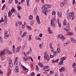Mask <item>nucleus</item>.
I'll use <instances>...</instances> for the list:
<instances>
[{"mask_svg": "<svg viewBox=\"0 0 76 76\" xmlns=\"http://www.w3.org/2000/svg\"><path fill=\"white\" fill-rule=\"evenodd\" d=\"M71 41L72 42H73L74 43H76V40L74 39L73 38H71Z\"/></svg>", "mask_w": 76, "mask_h": 76, "instance_id": "21", "label": "nucleus"}, {"mask_svg": "<svg viewBox=\"0 0 76 76\" xmlns=\"http://www.w3.org/2000/svg\"><path fill=\"white\" fill-rule=\"evenodd\" d=\"M48 31L49 32V34H53V32L51 31V30L50 29V28L48 27Z\"/></svg>", "mask_w": 76, "mask_h": 76, "instance_id": "13", "label": "nucleus"}, {"mask_svg": "<svg viewBox=\"0 0 76 76\" xmlns=\"http://www.w3.org/2000/svg\"><path fill=\"white\" fill-rule=\"evenodd\" d=\"M0 41L1 42H3V39L1 37H0Z\"/></svg>", "mask_w": 76, "mask_h": 76, "instance_id": "40", "label": "nucleus"}, {"mask_svg": "<svg viewBox=\"0 0 76 76\" xmlns=\"http://www.w3.org/2000/svg\"><path fill=\"white\" fill-rule=\"evenodd\" d=\"M34 20H32L30 22V25L31 26H32L33 24H34Z\"/></svg>", "mask_w": 76, "mask_h": 76, "instance_id": "19", "label": "nucleus"}, {"mask_svg": "<svg viewBox=\"0 0 76 76\" xmlns=\"http://www.w3.org/2000/svg\"><path fill=\"white\" fill-rule=\"evenodd\" d=\"M4 26H7V23H6L5 21H4Z\"/></svg>", "mask_w": 76, "mask_h": 76, "instance_id": "43", "label": "nucleus"}, {"mask_svg": "<svg viewBox=\"0 0 76 76\" xmlns=\"http://www.w3.org/2000/svg\"><path fill=\"white\" fill-rule=\"evenodd\" d=\"M73 33L69 32H68L66 34L67 35H73Z\"/></svg>", "mask_w": 76, "mask_h": 76, "instance_id": "26", "label": "nucleus"}, {"mask_svg": "<svg viewBox=\"0 0 76 76\" xmlns=\"http://www.w3.org/2000/svg\"><path fill=\"white\" fill-rule=\"evenodd\" d=\"M4 21V20H3V19H2V18H1V20H0V23H1V22H3Z\"/></svg>", "mask_w": 76, "mask_h": 76, "instance_id": "59", "label": "nucleus"}, {"mask_svg": "<svg viewBox=\"0 0 76 76\" xmlns=\"http://www.w3.org/2000/svg\"><path fill=\"white\" fill-rule=\"evenodd\" d=\"M29 57H28L27 58H24L23 60L25 61H29Z\"/></svg>", "mask_w": 76, "mask_h": 76, "instance_id": "20", "label": "nucleus"}, {"mask_svg": "<svg viewBox=\"0 0 76 76\" xmlns=\"http://www.w3.org/2000/svg\"><path fill=\"white\" fill-rule=\"evenodd\" d=\"M76 3V2H75V0H74L72 3L73 4H74Z\"/></svg>", "mask_w": 76, "mask_h": 76, "instance_id": "63", "label": "nucleus"}, {"mask_svg": "<svg viewBox=\"0 0 76 76\" xmlns=\"http://www.w3.org/2000/svg\"><path fill=\"white\" fill-rule=\"evenodd\" d=\"M35 39H36L37 40H38V38H39V37L38 36H35Z\"/></svg>", "mask_w": 76, "mask_h": 76, "instance_id": "56", "label": "nucleus"}, {"mask_svg": "<svg viewBox=\"0 0 76 76\" xmlns=\"http://www.w3.org/2000/svg\"><path fill=\"white\" fill-rule=\"evenodd\" d=\"M39 65L41 67H43V65H42L41 63H39Z\"/></svg>", "mask_w": 76, "mask_h": 76, "instance_id": "47", "label": "nucleus"}, {"mask_svg": "<svg viewBox=\"0 0 76 76\" xmlns=\"http://www.w3.org/2000/svg\"><path fill=\"white\" fill-rule=\"evenodd\" d=\"M7 52L8 54H12V52L8 50H7Z\"/></svg>", "mask_w": 76, "mask_h": 76, "instance_id": "25", "label": "nucleus"}, {"mask_svg": "<svg viewBox=\"0 0 76 76\" xmlns=\"http://www.w3.org/2000/svg\"><path fill=\"white\" fill-rule=\"evenodd\" d=\"M27 28L28 29H29V30H30V31L32 30V27H31L29 26H28L27 27Z\"/></svg>", "mask_w": 76, "mask_h": 76, "instance_id": "34", "label": "nucleus"}, {"mask_svg": "<svg viewBox=\"0 0 76 76\" xmlns=\"http://www.w3.org/2000/svg\"><path fill=\"white\" fill-rule=\"evenodd\" d=\"M39 37H42V34L41 33H40L39 34Z\"/></svg>", "mask_w": 76, "mask_h": 76, "instance_id": "64", "label": "nucleus"}, {"mask_svg": "<svg viewBox=\"0 0 76 76\" xmlns=\"http://www.w3.org/2000/svg\"><path fill=\"white\" fill-rule=\"evenodd\" d=\"M53 22H54V21L55 22H57V20H56V18H53L52 20Z\"/></svg>", "mask_w": 76, "mask_h": 76, "instance_id": "29", "label": "nucleus"}, {"mask_svg": "<svg viewBox=\"0 0 76 76\" xmlns=\"http://www.w3.org/2000/svg\"><path fill=\"white\" fill-rule=\"evenodd\" d=\"M62 36H62V35L61 34H60L58 35V38H60V39H61V38Z\"/></svg>", "mask_w": 76, "mask_h": 76, "instance_id": "39", "label": "nucleus"}, {"mask_svg": "<svg viewBox=\"0 0 76 76\" xmlns=\"http://www.w3.org/2000/svg\"><path fill=\"white\" fill-rule=\"evenodd\" d=\"M45 66L46 68V69H48V68H49V66Z\"/></svg>", "mask_w": 76, "mask_h": 76, "instance_id": "62", "label": "nucleus"}, {"mask_svg": "<svg viewBox=\"0 0 76 76\" xmlns=\"http://www.w3.org/2000/svg\"><path fill=\"white\" fill-rule=\"evenodd\" d=\"M18 41H20L22 40V39H21V37H18Z\"/></svg>", "mask_w": 76, "mask_h": 76, "instance_id": "33", "label": "nucleus"}, {"mask_svg": "<svg viewBox=\"0 0 76 76\" xmlns=\"http://www.w3.org/2000/svg\"><path fill=\"white\" fill-rule=\"evenodd\" d=\"M6 7V5L5 4H4L2 8H1V10H4L5 9V7Z\"/></svg>", "mask_w": 76, "mask_h": 76, "instance_id": "30", "label": "nucleus"}, {"mask_svg": "<svg viewBox=\"0 0 76 76\" xmlns=\"http://www.w3.org/2000/svg\"><path fill=\"white\" fill-rule=\"evenodd\" d=\"M10 64V67L11 68H12V67H13V64Z\"/></svg>", "mask_w": 76, "mask_h": 76, "instance_id": "52", "label": "nucleus"}, {"mask_svg": "<svg viewBox=\"0 0 76 76\" xmlns=\"http://www.w3.org/2000/svg\"><path fill=\"white\" fill-rule=\"evenodd\" d=\"M61 40H62V41H63L65 39V37L62 36V37H61Z\"/></svg>", "mask_w": 76, "mask_h": 76, "instance_id": "35", "label": "nucleus"}, {"mask_svg": "<svg viewBox=\"0 0 76 76\" xmlns=\"http://www.w3.org/2000/svg\"><path fill=\"white\" fill-rule=\"evenodd\" d=\"M51 7V5H50L45 4L42 8V12L45 15L47 16V13L50 12V9L49 8Z\"/></svg>", "mask_w": 76, "mask_h": 76, "instance_id": "1", "label": "nucleus"}, {"mask_svg": "<svg viewBox=\"0 0 76 76\" xmlns=\"http://www.w3.org/2000/svg\"><path fill=\"white\" fill-rule=\"evenodd\" d=\"M5 54H6V53H5L4 51H2L0 53V56H4Z\"/></svg>", "mask_w": 76, "mask_h": 76, "instance_id": "14", "label": "nucleus"}, {"mask_svg": "<svg viewBox=\"0 0 76 76\" xmlns=\"http://www.w3.org/2000/svg\"><path fill=\"white\" fill-rule=\"evenodd\" d=\"M69 44V43H68V42H67L66 43H64V46L66 47V46L67 45V44Z\"/></svg>", "mask_w": 76, "mask_h": 76, "instance_id": "41", "label": "nucleus"}, {"mask_svg": "<svg viewBox=\"0 0 76 76\" xmlns=\"http://www.w3.org/2000/svg\"><path fill=\"white\" fill-rule=\"evenodd\" d=\"M13 1V0H9L8 3H12Z\"/></svg>", "mask_w": 76, "mask_h": 76, "instance_id": "50", "label": "nucleus"}, {"mask_svg": "<svg viewBox=\"0 0 76 76\" xmlns=\"http://www.w3.org/2000/svg\"><path fill=\"white\" fill-rule=\"evenodd\" d=\"M31 76H35V73L34 72H32V73L31 74Z\"/></svg>", "mask_w": 76, "mask_h": 76, "instance_id": "51", "label": "nucleus"}, {"mask_svg": "<svg viewBox=\"0 0 76 76\" xmlns=\"http://www.w3.org/2000/svg\"><path fill=\"white\" fill-rule=\"evenodd\" d=\"M22 31H21L20 32V35H22V32H23Z\"/></svg>", "mask_w": 76, "mask_h": 76, "instance_id": "61", "label": "nucleus"}, {"mask_svg": "<svg viewBox=\"0 0 76 76\" xmlns=\"http://www.w3.org/2000/svg\"><path fill=\"white\" fill-rule=\"evenodd\" d=\"M66 4V2L65 1H64L60 3V6L61 7H63V6H65Z\"/></svg>", "mask_w": 76, "mask_h": 76, "instance_id": "5", "label": "nucleus"}, {"mask_svg": "<svg viewBox=\"0 0 76 76\" xmlns=\"http://www.w3.org/2000/svg\"><path fill=\"white\" fill-rule=\"evenodd\" d=\"M18 57H16L14 60V64L15 66H16L14 71L15 73H18L19 72V69L18 66Z\"/></svg>", "mask_w": 76, "mask_h": 76, "instance_id": "2", "label": "nucleus"}, {"mask_svg": "<svg viewBox=\"0 0 76 76\" xmlns=\"http://www.w3.org/2000/svg\"><path fill=\"white\" fill-rule=\"evenodd\" d=\"M53 73H54V71H50V75H52L53 74Z\"/></svg>", "mask_w": 76, "mask_h": 76, "instance_id": "42", "label": "nucleus"}, {"mask_svg": "<svg viewBox=\"0 0 76 76\" xmlns=\"http://www.w3.org/2000/svg\"><path fill=\"white\" fill-rule=\"evenodd\" d=\"M27 5L28 7H29V0H27Z\"/></svg>", "mask_w": 76, "mask_h": 76, "instance_id": "23", "label": "nucleus"}, {"mask_svg": "<svg viewBox=\"0 0 76 76\" xmlns=\"http://www.w3.org/2000/svg\"><path fill=\"white\" fill-rule=\"evenodd\" d=\"M9 64H13V63L12 62V61L10 59L9 60Z\"/></svg>", "mask_w": 76, "mask_h": 76, "instance_id": "45", "label": "nucleus"}, {"mask_svg": "<svg viewBox=\"0 0 76 76\" xmlns=\"http://www.w3.org/2000/svg\"><path fill=\"white\" fill-rule=\"evenodd\" d=\"M73 16H74V12H70L69 13V14L67 15V19H70L72 17H73Z\"/></svg>", "mask_w": 76, "mask_h": 76, "instance_id": "3", "label": "nucleus"}, {"mask_svg": "<svg viewBox=\"0 0 76 76\" xmlns=\"http://www.w3.org/2000/svg\"><path fill=\"white\" fill-rule=\"evenodd\" d=\"M19 50H20V48H17L16 49V52H17V53L19 52Z\"/></svg>", "mask_w": 76, "mask_h": 76, "instance_id": "37", "label": "nucleus"}, {"mask_svg": "<svg viewBox=\"0 0 76 76\" xmlns=\"http://www.w3.org/2000/svg\"><path fill=\"white\" fill-rule=\"evenodd\" d=\"M18 23L20 25H22V21H19L18 22Z\"/></svg>", "mask_w": 76, "mask_h": 76, "instance_id": "53", "label": "nucleus"}, {"mask_svg": "<svg viewBox=\"0 0 76 76\" xmlns=\"http://www.w3.org/2000/svg\"><path fill=\"white\" fill-rule=\"evenodd\" d=\"M64 62V61H61V60L58 63V66H59V65H62V64Z\"/></svg>", "mask_w": 76, "mask_h": 76, "instance_id": "24", "label": "nucleus"}, {"mask_svg": "<svg viewBox=\"0 0 76 76\" xmlns=\"http://www.w3.org/2000/svg\"><path fill=\"white\" fill-rule=\"evenodd\" d=\"M56 12H55L53 11L52 12V15H56Z\"/></svg>", "mask_w": 76, "mask_h": 76, "instance_id": "57", "label": "nucleus"}, {"mask_svg": "<svg viewBox=\"0 0 76 76\" xmlns=\"http://www.w3.org/2000/svg\"><path fill=\"white\" fill-rule=\"evenodd\" d=\"M23 54H24V57H26V55L25 52H23Z\"/></svg>", "mask_w": 76, "mask_h": 76, "instance_id": "48", "label": "nucleus"}, {"mask_svg": "<svg viewBox=\"0 0 76 76\" xmlns=\"http://www.w3.org/2000/svg\"><path fill=\"white\" fill-rule=\"evenodd\" d=\"M36 19L37 22V23L38 24H40V19H39V17L38 15L36 16Z\"/></svg>", "mask_w": 76, "mask_h": 76, "instance_id": "4", "label": "nucleus"}, {"mask_svg": "<svg viewBox=\"0 0 76 76\" xmlns=\"http://www.w3.org/2000/svg\"><path fill=\"white\" fill-rule=\"evenodd\" d=\"M42 44H40L39 45V48H42Z\"/></svg>", "mask_w": 76, "mask_h": 76, "instance_id": "58", "label": "nucleus"}, {"mask_svg": "<svg viewBox=\"0 0 76 76\" xmlns=\"http://www.w3.org/2000/svg\"><path fill=\"white\" fill-rule=\"evenodd\" d=\"M3 72L1 71V70H0V75H2L3 73Z\"/></svg>", "mask_w": 76, "mask_h": 76, "instance_id": "60", "label": "nucleus"}, {"mask_svg": "<svg viewBox=\"0 0 76 76\" xmlns=\"http://www.w3.org/2000/svg\"><path fill=\"white\" fill-rule=\"evenodd\" d=\"M58 15L59 16V17H61L62 16V14L61 12H57Z\"/></svg>", "mask_w": 76, "mask_h": 76, "instance_id": "17", "label": "nucleus"}, {"mask_svg": "<svg viewBox=\"0 0 76 76\" xmlns=\"http://www.w3.org/2000/svg\"><path fill=\"white\" fill-rule=\"evenodd\" d=\"M11 12L12 13H13L14 12V13L15 15H16L17 14V12H16V11L15 10V9L14 8H12L11 10Z\"/></svg>", "mask_w": 76, "mask_h": 76, "instance_id": "8", "label": "nucleus"}, {"mask_svg": "<svg viewBox=\"0 0 76 76\" xmlns=\"http://www.w3.org/2000/svg\"><path fill=\"white\" fill-rule=\"evenodd\" d=\"M44 59H45V60H46V59H47V61H49V60H50V57H49V56H48V55L47 56H44Z\"/></svg>", "mask_w": 76, "mask_h": 76, "instance_id": "11", "label": "nucleus"}, {"mask_svg": "<svg viewBox=\"0 0 76 76\" xmlns=\"http://www.w3.org/2000/svg\"><path fill=\"white\" fill-rule=\"evenodd\" d=\"M37 7H36L34 8V15H37Z\"/></svg>", "mask_w": 76, "mask_h": 76, "instance_id": "10", "label": "nucleus"}, {"mask_svg": "<svg viewBox=\"0 0 76 76\" xmlns=\"http://www.w3.org/2000/svg\"><path fill=\"white\" fill-rule=\"evenodd\" d=\"M66 58H64V57H62L61 58V60L63 61L64 60H66Z\"/></svg>", "mask_w": 76, "mask_h": 76, "instance_id": "36", "label": "nucleus"}, {"mask_svg": "<svg viewBox=\"0 0 76 76\" xmlns=\"http://www.w3.org/2000/svg\"><path fill=\"white\" fill-rule=\"evenodd\" d=\"M36 69L37 71H38L39 70V68L38 66H36Z\"/></svg>", "mask_w": 76, "mask_h": 76, "instance_id": "38", "label": "nucleus"}, {"mask_svg": "<svg viewBox=\"0 0 76 76\" xmlns=\"http://www.w3.org/2000/svg\"><path fill=\"white\" fill-rule=\"evenodd\" d=\"M61 50L60 48H58L56 51V53H60Z\"/></svg>", "mask_w": 76, "mask_h": 76, "instance_id": "16", "label": "nucleus"}, {"mask_svg": "<svg viewBox=\"0 0 76 76\" xmlns=\"http://www.w3.org/2000/svg\"><path fill=\"white\" fill-rule=\"evenodd\" d=\"M67 30L66 31H68V30H69L70 29V24L69 23H68L66 25V27Z\"/></svg>", "mask_w": 76, "mask_h": 76, "instance_id": "7", "label": "nucleus"}, {"mask_svg": "<svg viewBox=\"0 0 76 76\" xmlns=\"http://www.w3.org/2000/svg\"><path fill=\"white\" fill-rule=\"evenodd\" d=\"M66 70V68L64 67H62L61 68L59 69V72H62L63 71H64Z\"/></svg>", "mask_w": 76, "mask_h": 76, "instance_id": "9", "label": "nucleus"}, {"mask_svg": "<svg viewBox=\"0 0 76 76\" xmlns=\"http://www.w3.org/2000/svg\"><path fill=\"white\" fill-rule=\"evenodd\" d=\"M12 51H13L14 53H15V48H12Z\"/></svg>", "mask_w": 76, "mask_h": 76, "instance_id": "55", "label": "nucleus"}, {"mask_svg": "<svg viewBox=\"0 0 76 76\" xmlns=\"http://www.w3.org/2000/svg\"><path fill=\"white\" fill-rule=\"evenodd\" d=\"M12 15V12H11V11H10L8 12V17H10Z\"/></svg>", "mask_w": 76, "mask_h": 76, "instance_id": "27", "label": "nucleus"}, {"mask_svg": "<svg viewBox=\"0 0 76 76\" xmlns=\"http://www.w3.org/2000/svg\"><path fill=\"white\" fill-rule=\"evenodd\" d=\"M22 67L23 69H24V70H25L26 72H28V69L26 68L24 66H23L22 65Z\"/></svg>", "mask_w": 76, "mask_h": 76, "instance_id": "12", "label": "nucleus"}, {"mask_svg": "<svg viewBox=\"0 0 76 76\" xmlns=\"http://www.w3.org/2000/svg\"><path fill=\"white\" fill-rule=\"evenodd\" d=\"M55 56L54 55H50V58H53V57H54Z\"/></svg>", "mask_w": 76, "mask_h": 76, "instance_id": "44", "label": "nucleus"}, {"mask_svg": "<svg viewBox=\"0 0 76 76\" xmlns=\"http://www.w3.org/2000/svg\"><path fill=\"white\" fill-rule=\"evenodd\" d=\"M51 26H53V27L56 28V25H55V23L54 21H53L52 20H51Z\"/></svg>", "mask_w": 76, "mask_h": 76, "instance_id": "6", "label": "nucleus"}, {"mask_svg": "<svg viewBox=\"0 0 76 76\" xmlns=\"http://www.w3.org/2000/svg\"><path fill=\"white\" fill-rule=\"evenodd\" d=\"M9 37V35L8 34L7 35H4V38L5 39H7L8 37Z\"/></svg>", "mask_w": 76, "mask_h": 76, "instance_id": "31", "label": "nucleus"}, {"mask_svg": "<svg viewBox=\"0 0 76 76\" xmlns=\"http://www.w3.org/2000/svg\"><path fill=\"white\" fill-rule=\"evenodd\" d=\"M67 24V21L66 20V19H64V21L63 22V25H66Z\"/></svg>", "mask_w": 76, "mask_h": 76, "instance_id": "28", "label": "nucleus"}, {"mask_svg": "<svg viewBox=\"0 0 76 76\" xmlns=\"http://www.w3.org/2000/svg\"><path fill=\"white\" fill-rule=\"evenodd\" d=\"M7 33H8L7 31V30H5L4 32V34H5L4 35H7Z\"/></svg>", "mask_w": 76, "mask_h": 76, "instance_id": "49", "label": "nucleus"}, {"mask_svg": "<svg viewBox=\"0 0 76 76\" xmlns=\"http://www.w3.org/2000/svg\"><path fill=\"white\" fill-rule=\"evenodd\" d=\"M27 34V32H24L22 35L21 36V38H23Z\"/></svg>", "mask_w": 76, "mask_h": 76, "instance_id": "18", "label": "nucleus"}, {"mask_svg": "<svg viewBox=\"0 0 76 76\" xmlns=\"http://www.w3.org/2000/svg\"><path fill=\"white\" fill-rule=\"evenodd\" d=\"M33 19V16L32 15H30L29 16V19L30 20L31 19Z\"/></svg>", "mask_w": 76, "mask_h": 76, "instance_id": "32", "label": "nucleus"}, {"mask_svg": "<svg viewBox=\"0 0 76 76\" xmlns=\"http://www.w3.org/2000/svg\"><path fill=\"white\" fill-rule=\"evenodd\" d=\"M18 17L19 19H20V15L19 14H17Z\"/></svg>", "mask_w": 76, "mask_h": 76, "instance_id": "54", "label": "nucleus"}, {"mask_svg": "<svg viewBox=\"0 0 76 76\" xmlns=\"http://www.w3.org/2000/svg\"><path fill=\"white\" fill-rule=\"evenodd\" d=\"M7 17H5L4 19V22H5L6 23H7Z\"/></svg>", "mask_w": 76, "mask_h": 76, "instance_id": "22", "label": "nucleus"}, {"mask_svg": "<svg viewBox=\"0 0 76 76\" xmlns=\"http://www.w3.org/2000/svg\"><path fill=\"white\" fill-rule=\"evenodd\" d=\"M57 22H58V23L59 27V28H61V24L60 23V22H59V19L58 18L57 19Z\"/></svg>", "mask_w": 76, "mask_h": 76, "instance_id": "15", "label": "nucleus"}, {"mask_svg": "<svg viewBox=\"0 0 76 76\" xmlns=\"http://www.w3.org/2000/svg\"><path fill=\"white\" fill-rule=\"evenodd\" d=\"M18 10H20V9H21V7H20V5H19L18 7Z\"/></svg>", "mask_w": 76, "mask_h": 76, "instance_id": "46", "label": "nucleus"}]
</instances>
